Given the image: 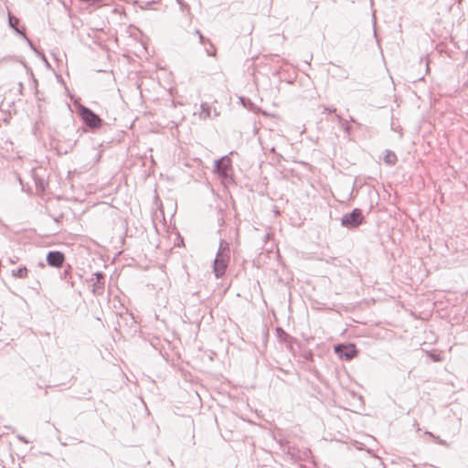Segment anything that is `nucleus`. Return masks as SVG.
Segmentation results:
<instances>
[{
    "label": "nucleus",
    "instance_id": "7ed1b4c3",
    "mask_svg": "<svg viewBox=\"0 0 468 468\" xmlns=\"http://www.w3.org/2000/svg\"><path fill=\"white\" fill-rule=\"evenodd\" d=\"M215 172L223 179L230 180L231 176L229 172L232 169L231 160L228 155L221 157L215 161Z\"/></svg>",
    "mask_w": 468,
    "mask_h": 468
},
{
    "label": "nucleus",
    "instance_id": "f257e3e1",
    "mask_svg": "<svg viewBox=\"0 0 468 468\" xmlns=\"http://www.w3.org/2000/svg\"><path fill=\"white\" fill-rule=\"evenodd\" d=\"M77 112L83 122L90 129H98L102 125L103 120L90 108L79 104Z\"/></svg>",
    "mask_w": 468,
    "mask_h": 468
},
{
    "label": "nucleus",
    "instance_id": "5701e85b",
    "mask_svg": "<svg viewBox=\"0 0 468 468\" xmlns=\"http://www.w3.org/2000/svg\"><path fill=\"white\" fill-rule=\"evenodd\" d=\"M335 116L339 124H341L345 121V119H343L339 114H336Z\"/></svg>",
    "mask_w": 468,
    "mask_h": 468
},
{
    "label": "nucleus",
    "instance_id": "bb28decb",
    "mask_svg": "<svg viewBox=\"0 0 468 468\" xmlns=\"http://www.w3.org/2000/svg\"><path fill=\"white\" fill-rule=\"evenodd\" d=\"M271 152H274V151H275L274 147H271Z\"/></svg>",
    "mask_w": 468,
    "mask_h": 468
},
{
    "label": "nucleus",
    "instance_id": "dca6fc26",
    "mask_svg": "<svg viewBox=\"0 0 468 468\" xmlns=\"http://www.w3.org/2000/svg\"><path fill=\"white\" fill-rule=\"evenodd\" d=\"M207 44L209 45V47L206 48V53L207 54V56H215L216 48H214V45L211 43L210 40H207Z\"/></svg>",
    "mask_w": 468,
    "mask_h": 468
},
{
    "label": "nucleus",
    "instance_id": "9d476101",
    "mask_svg": "<svg viewBox=\"0 0 468 468\" xmlns=\"http://www.w3.org/2000/svg\"><path fill=\"white\" fill-rule=\"evenodd\" d=\"M383 160L387 165H392L396 164L398 158L394 152L390 150H386Z\"/></svg>",
    "mask_w": 468,
    "mask_h": 468
},
{
    "label": "nucleus",
    "instance_id": "b1692460",
    "mask_svg": "<svg viewBox=\"0 0 468 468\" xmlns=\"http://www.w3.org/2000/svg\"><path fill=\"white\" fill-rule=\"evenodd\" d=\"M352 122L356 123V125L360 126V123L356 122V121L352 116L349 117L348 122Z\"/></svg>",
    "mask_w": 468,
    "mask_h": 468
},
{
    "label": "nucleus",
    "instance_id": "a211bd4d",
    "mask_svg": "<svg viewBox=\"0 0 468 468\" xmlns=\"http://www.w3.org/2000/svg\"><path fill=\"white\" fill-rule=\"evenodd\" d=\"M429 436L434 438L436 440V441L441 445H446V442L445 441L443 440H440L439 438L435 437L431 432H426Z\"/></svg>",
    "mask_w": 468,
    "mask_h": 468
},
{
    "label": "nucleus",
    "instance_id": "393cba45",
    "mask_svg": "<svg viewBox=\"0 0 468 468\" xmlns=\"http://www.w3.org/2000/svg\"><path fill=\"white\" fill-rule=\"evenodd\" d=\"M195 34H196L197 36H198V37H200V35H202V33H201V32H200V30H198V29H197V30L195 31Z\"/></svg>",
    "mask_w": 468,
    "mask_h": 468
},
{
    "label": "nucleus",
    "instance_id": "0eeeda50",
    "mask_svg": "<svg viewBox=\"0 0 468 468\" xmlns=\"http://www.w3.org/2000/svg\"><path fill=\"white\" fill-rule=\"evenodd\" d=\"M65 261V255L61 251H49L47 255V262L51 267L59 268Z\"/></svg>",
    "mask_w": 468,
    "mask_h": 468
},
{
    "label": "nucleus",
    "instance_id": "39448f33",
    "mask_svg": "<svg viewBox=\"0 0 468 468\" xmlns=\"http://www.w3.org/2000/svg\"><path fill=\"white\" fill-rule=\"evenodd\" d=\"M229 261V256L216 255L214 261L213 271L217 278L224 276Z\"/></svg>",
    "mask_w": 468,
    "mask_h": 468
},
{
    "label": "nucleus",
    "instance_id": "f03ea898",
    "mask_svg": "<svg viewBox=\"0 0 468 468\" xmlns=\"http://www.w3.org/2000/svg\"><path fill=\"white\" fill-rule=\"evenodd\" d=\"M364 221V216L360 208H355L350 213L345 214L341 218V225L346 229H356Z\"/></svg>",
    "mask_w": 468,
    "mask_h": 468
},
{
    "label": "nucleus",
    "instance_id": "423d86ee",
    "mask_svg": "<svg viewBox=\"0 0 468 468\" xmlns=\"http://www.w3.org/2000/svg\"><path fill=\"white\" fill-rule=\"evenodd\" d=\"M92 282V292L94 295H101L104 292L105 276L102 272L97 271L90 279Z\"/></svg>",
    "mask_w": 468,
    "mask_h": 468
},
{
    "label": "nucleus",
    "instance_id": "4be33fe9",
    "mask_svg": "<svg viewBox=\"0 0 468 468\" xmlns=\"http://www.w3.org/2000/svg\"><path fill=\"white\" fill-rule=\"evenodd\" d=\"M69 275V270H65L62 273V279H67V276Z\"/></svg>",
    "mask_w": 468,
    "mask_h": 468
},
{
    "label": "nucleus",
    "instance_id": "4468645a",
    "mask_svg": "<svg viewBox=\"0 0 468 468\" xmlns=\"http://www.w3.org/2000/svg\"><path fill=\"white\" fill-rule=\"evenodd\" d=\"M341 128L345 131L347 136L351 134L352 127L347 120H345L341 124Z\"/></svg>",
    "mask_w": 468,
    "mask_h": 468
},
{
    "label": "nucleus",
    "instance_id": "f8f14e48",
    "mask_svg": "<svg viewBox=\"0 0 468 468\" xmlns=\"http://www.w3.org/2000/svg\"><path fill=\"white\" fill-rule=\"evenodd\" d=\"M12 275L16 278H26L27 275V267H20L18 268L17 270H13L12 271Z\"/></svg>",
    "mask_w": 468,
    "mask_h": 468
},
{
    "label": "nucleus",
    "instance_id": "412c9836",
    "mask_svg": "<svg viewBox=\"0 0 468 468\" xmlns=\"http://www.w3.org/2000/svg\"><path fill=\"white\" fill-rule=\"evenodd\" d=\"M207 40L208 39H206L205 37L203 35H200L199 37V43L202 44V45H206V43H207Z\"/></svg>",
    "mask_w": 468,
    "mask_h": 468
},
{
    "label": "nucleus",
    "instance_id": "a878e982",
    "mask_svg": "<svg viewBox=\"0 0 468 468\" xmlns=\"http://www.w3.org/2000/svg\"><path fill=\"white\" fill-rule=\"evenodd\" d=\"M213 114H214V116H218L219 115V113L218 112V111L216 109H214Z\"/></svg>",
    "mask_w": 468,
    "mask_h": 468
},
{
    "label": "nucleus",
    "instance_id": "aec40b11",
    "mask_svg": "<svg viewBox=\"0 0 468 468\" xmlns=\"http://www.w3.org/2000/svg\"><path fill=\"white\" fill-rule=\"evenodd\" d=\"M16 438H17L19 441H23L24 443H29V441H28L26 437H24V436H22V435H19V434H18V435L16 436Z\"/></svg>",
    "mask_w": 468,
    "mask_h": 468
},
{
    "label": "nucleus",
    "instance_id": "1a4fd4ad",
    "mask_svg": "<svg viewBox=\"0 0 468 468\" xmlns=\"http://www.w3.org/2000/svg\"><path fill=\"white\" fill-rule=\"evenodd\" d=\"M18 23H19V19L16 18V16H14L11 13H8V24H9V27H12L13 29H15L16 33L21 35V33H24L25 30H20L17 27Z\"/></svg>",
    "mask_w": 468,
    "mask_h": 468
},
{
    "label": "nucleus",
    "instance_id": "2eb2a0df",
    "mask_svg": "<svg viewBox=\"0 0 468 468\" xmlns=\"http://www.w3.org/2000/svg\"><path fill=\"white\" fill-rule=\"evenodd\" d=\"M176 1L179 5L180 9H181L182 12H186L187 14L190 13L189 5L184 0H176Z\"/></svg>",
    "mask_w": 468,
    "mask_h": 468
},
{
    "label": "nucleus",
    "instance_id": "f3484780",
    "mask_svg": "<svg viewBox=\"0 0 468 468\" xmlns=\"http://www.w3.org/2000/svg\"><path fill=\"white\" fill-rule=\"evenodd\" d=\"M323 108H324L323 113H325V112L330 113V112H336V109L334 108V107L324 106Z\"/></svg>",
    "mask_w": 468,
    "mask_h": 468
},
{
    "label": "nucleus",
    "instance_id": "6e6552de",
    "mask_svg": "<svg viewBox=\"0 0 468 468\" xmlns=\"http://www.w3.org/2000/svg\"><path fill=\"white\" fill-rule=\"evenodd\" d=\"M200 108H201V112L199 113V118L201 120H207V119L211 118V107L208 103L203 102L200 105Z\"/></svg>",
    "mask_w": 468,
    "mask_h": 468
},
{
    "label": "nucleus",
    "instance_id": "6ab92c4d",
    "mask_svg": "<svg viewBox=\"0 0 468 468\" xmlns=\"http://www.w3.org/2000/svg\"><path fill=\"white\" fill-rule=\"evenodd\" d=\"M21 36L26 39V41L28 43L29 47L32 48V49H35L34 48V45L32 43V41L26 36V33H21Z\"/></svg>",
    "mask_w": 468,
    "mask_h": 468
},
{
    "label": "nucleus",
    "instance_id": "9b49d317",
    "mask_svg": "<svg viewBox=\"0 0 468 468\" xmlns=\"http://www.w3.org/2000/svg\"><path fill=\"white\" fill-rule=\"evenodd\" d=\"M217 255L229 256V244L226 240H221L218 246Z\"/></svg>",
    "mask_w": 468,
    "mask_h": 468
},
{
    "label": "nucleus",
    "instance_id": "ddd939ff",
    "mask_svg": "<svg viewBox=\"0 0 468 468\" xmlns=\"http://www.w3.org/2000/svg\"><path fill=\"white\" fill-rule=\"evenodd\" d=\"M282 451L290 457V459L293 462H296L298 457L297 455L291 451V447L289 445L284 446L282 445Z\"/></svg>",
    "mask_w": 468,
    "mask_h": 468
},
{
    "label": "nucleus",
    "instance_id": "20e7f679",
    "mask_svg": "<svg viewBox=\"0 0 468 468\" xmlns=\"http://www.w3.org/2000/svg\"><path fill=\"white\" fill-rule=\"evenodd\" d=\"M335 352L342 359L350 360L357 356V350L353 344H339L335 346Z\"/></svg>",
    "mask_w": 468,
    "mask_h": 468
}]
</instances>
